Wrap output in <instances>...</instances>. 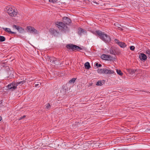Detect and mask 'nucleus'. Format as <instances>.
<instances>
[{"label": "nucleus", "mask_w": 150, "mask_h": 150, "mask_svg": "<svg viewBox=\"0 0 150 150\" xmlns=\"http://www.w3.org/2000/svg\"><path fill=\"white\" fill-rule=\"evenodd\" d=\"M13 27L16 29L21 33H23L24 32V29L19 26L14 25Z\"/></svg>", "instance_id": "nucleus-9"}, {"label": "nucleus", "mask_w": 150, "mask_h": 150, "mask_svg": "<svg viewBox=\"0 0 150 150\" xmlns=\"http://www.w3.org/2000/svg\"><path fill=\"white\" fill-rule=\"evenodd\" d=\"M67 48L69 49L72 50L73 51H74L78 49L81 50L82 48L75 45H74L72 44H69L67 45L66 46Z\"/></svg>", "instance_id": "nucleus-4"}, {"label": "nucleus", "mask_w": 150, "mask_h": 150, "mask_svg": "<svg viewBox=\"0 0 150 150\" xmlns=\"http://www.w3.org/2000/svg\"><path fill=\"white\" fill-rule=\"evenodd\" d=\"M15 83H11L9 84L8 85V88L11 89L12 90H14L16 88V86Z\"/></svg>", "instance_id": "nucleus-10"}, {"label": "nucleus", "mask_w": 150, "mask_h": 150, "mask_svg": "<svg viewBox=\"0 0 150 150\" xmlns=\"http://www.w3.org/2000/svg\"><path fill=\"white\" fill-rule=\"evenodd\" d=\"M57 60V58L54 57H52L50 61V64H56V65H58V64L57 63V62H56Z\"/></svg>", "instance_id": "nucleus-12"}, {"label": "nucleus", "mask_w": 150, "mask_h": 150, "mask_svg": "<svg viewBox=\"0 0 150 150\" xmlns=\"http://www.w3.org/2000/svg\"><path fill=\"white\" fill-rule=\"evenodd\" d=\"M25 79L23 78V79H21V80H20V81L18 82H17L15 83L16 84V86L18 85H22L25 82Z\"/></svg>", "instance_id": "nucleus-13"}, {"label": "nucleus", "mask_w": 150, "mask_h": 150, "mask_svg": "<svg viewBox=\"0 0 150 150\" xmlns=\"http://www.w3.org/2000/svg\"><path fill=\"white\" fill-rule=\"evenodd\" d=\"M139 57L142 60H146L147 58L146 55L143 53H141L139 56Z\"/></svg>", "instance_id": "nucleus-14"}, {"label": "nucleus", "mask_w": 150, "mask_h": 150, "mask_svg": "<svg viewBox=\"0 0 150 150\" xmlns=\"http://www.w3.org/2000/svg\"><path fill=\"white\" fill-rule=\"evenodd\" d=\"M105 8L108 9V8Z\"/></svg>", "instance_id": "nucleus-38"}, {"label": "nucleus", "mask_w": 150, "mask_h": 150, "mask_svg": "<svg viewBox=\"0 0 150 150\" xmlns=\"http://www.w3.org/2000/svg\"><path fill=\"white\" fill-rule=\"evenodd\" d=\"M132 71H132V72H133L134 73H135V71H134V70H133Z\"/></svg>", "instance_id": "nucleus-35"}, {"label": "nucleus", "mask_w": 150, "mask_h": 150, "mask_svg": "<svg viewBox=\"0 0 150 150\" xmlns=\"http://www.w3.org/2000/svg\"><path fill=\"white\" fill-rule=\"evenodd\" d=\"M98 72L99 73L105 74H113L114 71H113L108 70V69L104 68L102 69H98Z\"/></svg>", "instance_id": "nucleus-3"}, {"label": "nucleus", "mask_w": 150, "mask_h": 150, "mask_svg": "<svg viewBox=\"0 0 150 150\" xmlns=\"http://www.w3.org/2000/svg\"><path fill=\"white\" fill-rule=\"evenodd\" d=\"M145 53L150 56V50L149 49H147L145 50Z\"/></svg>", "instance_id": "nucleus-23"}, {"label": "nucleus", "mask_w": 150, "mask_h": 150, "mask_svg": "<svg viewBox=\"0 0 150 150\" xmlns=\"http://www.w3.org/2000/svg\"><path fill=\"white\" fill-rule=\"evenodd\" d=\"M5 40V38L3 36H0V42H3Z\"/></svg>", "instance_id": "nucleus-21"}, {"label": "nucleus", "mask_w": 150, "mask_h": 150, "mask_svg": "<svg viewBox=\"0 0 150 150\" xmlns=\"http://www.w3.org/2000/svg\"><path fill=\"white\" fill-rule=\"evenodd\" d=\"M51 105L49 103H48L46 106V108L47 109H49L50 108Z\"/></svg>", "instance_id": "nucleus-25"}, {"label": "nucleus", "mask_w": 150, "mask_h": 150, "mask_svg": "<svg viewBox=\"0 0 150 150\" xmlns=\"http://www.w3.org/2000/svg\"><path fill=\"white\" fill-rule=\"evenodd\" d=\"M101 58L104 60H112V57L110 55L103 54L101 56Z\"/></svg>", "instance_id": "nucleus-7"}, {"label": "nucleus", "mask_w": 150, "mask_h": 150, "mask_svg": "<svg viewBox=\"0 0 150 150\" xmlns=\"http://www.w3.org/2000/svg\"><path fill=\"white\" fill-rule=\"evenodd\" d=\"M52 57H50L49 56H47V59L48 61L50 62V60H51Z\"/></svg>", "instance_id": "nucleus-27"}, {"label": "nucleus", "mask_w": 150, "mask_h": 150, "mask_svg": "<svg viewBox=\"0 0 150 150\" xmlns=\"http://www.w3.org/2000/svg\"><path fill=\"white\" fill-rule=\"evenodd\" d=\"M148 132L150 133V129H148Z\"/></svg>", "instance_id": "nucleus-37"}, {"label": "nucleus", "mask_w": 150, "mask_h": 150, "mask_svg": "<svg viewBox=\"0 0 150 150\" xmlns=\"http://www.w3.org/2000/svg\"><path fill=\"white\" fill-rule=\"evenodd\" d=\"M103 81H98L96 84V85L98 86H101L103 85Z\"/></svg>", "instance_id": "nucleus-18"}, {"label": "nucleus", "mask_w": 150, "mask_h": 150, "mask_svg": "<svg viewBox=\"0 0 150 150\" xmlns=\"http://www.w3.org/2000/svg\"><path fill=\"white\" fill-rule=\"evenodd\" d=\"M93 3H96L97 4H98V5L99 4L97 2H96L95 1H93Z\"/></svg>", "instance_id": "nucleus-33"}, {"label": "nucleus", "mask_w": 150, "mask_h": 150, "mask_svg": "<svg viewBox=\"0 0 150 150\" xmlns=\"http://www.w3.org/2000/svg\"><path fill=\"white\" fill-rule=\"evenodd\" d=\"M41 85V83L40 82H38L35 85V87H38V86H39L40 85Z\"/></svg>", "instance_id": "nucleus-29"}, {"label": "nucleus", "mask_w": 150, "mask_h": 150, "mask_svg": "<svg viewBox=\"0 0 150 150\" xmlns=\"http://www.w3.org/2000/svg\"><path fill=\"white\" fill-rule=\"evenodd\" d=\"M84 31L83 29L81 28H79V33L81 34L82 33H83Z\"/></svg>", "instance_id": "nucleus-24"}, {"label": "nucleus", "mask_w": 150, "mask_h": 150, "mask_svg": "<svg viewBox=\"0 0 150 150\" xmlns=\"http://www.w3.org/2000/svg\"><path fill=\"white\" fill-rule=\"evenodd\" d=\"M49 2L54 3L56 2L57 0H49Z\"/></svg>", "instance_id": "nucleus-30"}, {"label": "nucleus", "mask_w": 150, "mask_h": 150, "mask_svg": "<svg viewBox=\"0 0 150 150\" xmlns=\"http://www.w3.org/2000/svg\"><path fill=\"white\" fill-rule=\"evenodd\" d=\"M116 71L118 74L121 76H122L123 75V73L120 70L117 69Z\"/></svg>", "instance_id": "nucleus-20"}, {"label": "nucleus", "mask_w": 150, "mask_h": 150, "mask_svg": "<svg viewBox=\"0 0 150 150\" xmlns=\"http://www.w3.org/2000/svg\"><path fill=\"white\" fill-rule=\"evenodd\" d=\"M119 28V29L121 30H122V29L121 28Z\"/></svg>", "instance_id": "nucleus-36"}, {"label": "nucleus", "mask_w": 150, "mask_h": 150, "mask_svg": "<svg viewBox=\"0 0 150 150\" xmlns=\"http://www.w3.org/2000/svg\"><path fill=\"white\" fill-rule=\"evenodd\" d=\"M115 41L121 47L124 48L126 46V45L124 42H119L118 41L119 40L117 39H115Z\"/></svg>", "instance_id": "nucleus-11"}, {"label": "nucleus", "mask_w": 150, "mask_h": 150, "mask_svg": "<svg viewBox=\"0 0 150 150\" xmlns=\"http://www.w3.org/2000/svg\"><path fill=\"white\" fill-rule=\"evenodd\" d=\"M56 24L58 25V27L59 29L63 28L66 30L67 28V26L63 22H57Z\"/></svg>", "instance_id": "nucleus-6"}, {"label": "nucleus", "mask_w": 150, "mask_h": 150, "mask_svg": "<svg viewBox=\"0 0 150 150\" xmlns=\"http://www.w3.org/2000/svg\"><path fill=\"white\" fill-rule=\"evenodd\" d=\"M3 29L4 30H5L6 32L8 33L9 34H13L15 33L14 32L11 31V30L10 28H3Z\"/></svg>", "instance_id": "nucleus-15"}, {"label": "nucleus", "mask_w": 150, "mask_h": 150, "mask_svg": "<svg viewBox=\"0 0 150 150\" xmlns=\"http://www.w3.org/2000/svg\"><path fill=\"white\" fill-rule=\"evenodd\" d=\"M109 52L111 54H115V52L112 48H110L109 50Z\"/></svg>", "instance_id": "nucleus-22"}, {"label": "nucleus", "mask_w": 150, "mask_h": 150, "mask_svg": "<svg viewBox=\"0 0 150 150\" xmlns=\"http://www.w3.org/2000/svg\"><path fill=\"white\" fill-rule=\"evenodd\" d=\"M63 22L66 25H69L71 22V20L67 17H64L63 18Z\"/></svg>", "instance_id": "nucleus-8"}, {"label": "nucleus", "mask_w": 150, "mask_h": 150, "mask_svg": "<svg viewBox=\"0 0 150 150\" xmlns=\"http://www.w3.org/2000/svg\"><path fill=\"white\" fill-rule=\"evenodd\" d=\"M2 118L1 116H0V121H1V120Z\"/></svg>", "instance_id": "nucleus-34"}, {"label": "nucleus", "mask_w": 150, "mask_h": 150, "mask_svg": "<svg viewBox=\"0 0 150 150\" xmlns=\"http://www.w3.org/2000/svg\"><path fill=\"white\" fill-rule=\"evenodd\" d=\"M6 9L8 13L10 16L15 17L18 14V11L17 9L14 8V7H7Z\"/></svg>", "instance_id": "nucleus-2"}, {"label": "nucleus", "mask_w": 150, "mask_h": 150, "mask_svg": "<svg viewBox=\"0 0 150 150\" xmlns=\"http://www.w3.org/2000/svg\"><path fill=\"white\" fill-rule=\"evenodd\" d=\"M84 66L85 68L86 69H89L91 67L90 64L88 62H86L84 64Z\"/></svg>", "instance_id": "nucleus-17"}, {"label": "nucleus", "mask_w": 150, "mask_h": 150, "mask_svg": "<svg viewBox=\"0 0 150 150\" xmlns=\"http://www.w3.org/2000/svg\"><path fill=\"white\" fill-rule=\"evenodd\" d=\"M106 4V5H108V4Z\"/></svg>", "instance_id": "nucleus-39"}, {"label": "nucleus", "mask_w": 150, "mask_h": 150, "mask_svg": "<svg viewBox=\"0 0 150 150\" xmlns=\"http://www.w3.org/2000/svg\"><path fill=\"white\" fill-rule=\"evenodd\" d=\"M28 32L34 34H38L39 32L36 30L34 27L31 26H28L26 28Z\"/></svg>", "instance_id": "nucleus-5"}, {"label": "nucleus", "mask_w": 150, "mask_h": 150, "mask_svg": "<svg viewBox=\"0 0 150 150\" xmlns=\"http://www.w3.org/2000/svg\"><path fill=\"white\" fill-rule=\"evenodd\" d=\"M76 78H73L71 80H70L69 81V83H74L75 82V81L76 80Z\"/></svg>", "instance_id": "nucleus-19"}, {"label": "nucleus", "mask_w": 150, "mask_h": 150, "mask_svg": "<svg viewBox=\"0 0 150 150\" xmlns=\"http://www.w3.org/2000/svg\"><path fill=\"white\" fill-rule=\"evenodd\" d=\"M92 144L91 143V142H88L85 144L84 145V148H87V146H92Z\"/></svg>", "instance_id": "nucleus-16"}, {"label": "nucleus", "mask_w": 150, "mask_h": 150, "mask_svg": "<svg viewBox=\"0 0 150 150\" xmlns=\"http://www.w3.org/2000/svg\"><path fill=\"white\" fill-rule=\"evenodd\" d=\"M114 25L120 28V26H121L120 24H118V23H115Z\"/></svg>", "instance_id": "nucleus-26"}, {"label": "nucleus", "mask_w": 150, "mask_h": 150, "mask_svg": "<svg viewBox=\"0 0 150 150\" xmlns=\"http://www.w3.org/2000/svg\"><path fill=\"white\" fill-rule=\"evenodd\" d=\"M26 117V116L25 115H23L22 117H21L20 118L18 119L19 120H20L21 119H23V118L25 117Z\"/></svg>", "instance_id": "nucleus-31"}, {"label": "nucleus", "mask_w": 150, "mask_h": 150, "mask_svg": "<svg viewBox=\"0 0 150 150\" xmlns=\"http://www.w3.org/2000/svg\"><path fill=\"white\" fill-rule=\"evenodd\" d=\"M96 67H98V66L99 67H101L102 66V65L101 64H98V63H96Z\"/></svg>", "instance_id": "nucleus-32"}, {"label": "nucleus", "mask_w": 150, "mask_h": 150, "mask_svg": "<svg viewBox=\"0 0 150 150\" xmlns=\"http://www.w3.org/2000/svg\"><path fill=\"white\" fill-rule=\"evenodd\" d=\"M96 33L100 38L105 42H109L110 41L111 39L110 37L105 34L104 33L100 30L97 31Z\"/></svg>", "instance_id": "nucleus-1"}, {"label": "nucleus", "mask_w": 150, "mask_h": 150, "mask_svg": "<svg viewBox=\"0 0 150 150\" xmlns=\"http://www.w3.org/2000/svg\"><path fill=\"white\" fill-rule=\"evenodd\" d=\"M135 47L133 46H131L130 47V49L132 50H134Z\"/></svg>", "instance_id": "nucleus-28"}]
</instances>
